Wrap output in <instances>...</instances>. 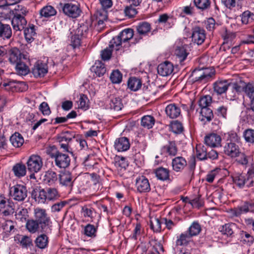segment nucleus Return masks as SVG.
<instances>
[{
  "label": "nucleus",
  "mask_w": 254,
  "mask_h": 254,
  "mask_svg": "<svg viewBox=\"0 0 254 254\" xmlns=\"http://www.w3.org/2000/svg\"><path fill=\"white\" fill-rule=\"evenodd\" d=\"M134 35V31L131 28H126L122 31L120 34L113 38L110 42V47H116V50H118L122 43H125L131 39Z\"/></svg>",
  "instance_id": "1"
},
{
  "label": "nucleus",
  "mask_w": 254,
  "mask_h": 254,
  "mask_svg": "<svg viewBox=\"0 0 254 254\" xmlns=\"http://www.w3.org/2000/svg\"><path fill=\"white\" fill-rule=\"evenodd\" d=\"M214 74L213 71L207 68L195 69L189 77L190 81L194 82H205L208 81Z\"/></svg>",
  "instance_id": "2"
},
{
  "label": "nucleus",
  "mask_w": 254,
  "mask_h": 254,
  "mask_svg": "<svg viewBox=\"0 0 254 254\" xmlns=\"http://www.w3.org/2000/svg\"><path fill=\"white\" fill-rule=\"evenodd\" d=\"M34 215L35 220L41 226V231L45 232L49 227L51 220L45 209L37 207L34 209Z\"/></svg>",
  "instance_id": "3"
},
{
  "label": "nucleus",
  "mask_w": 254,
  "mask_h": 254,
  "mask_svg": "<svg viewBox=\"0 0 254 254\" xmlns=\"http://www.w3.org/2000/svg\"><path fill=\"white\" fill-rule=\"evenodd\" d=\"M75 138V135L70 131H64L59 134L57 136V140L60 149H63V151L67 152H72L70 147V144L73 139Z\"/></svg>",
  "instance_id": "4"
},
{
  "label": "nucleus",
  "mask_w": 254,
  "mask_h": 254,
  "mask_svg": "<svg viewBox=\"0 0 254 254\" xmlns=\"http://www.w3.org/2000/svg\"><path fill=\"white\" fill-rule=\"evenodd\" d=\"M50 156L55 160V165L61 169L67 168L70 163V158L66 153H62L59 150L50 154Z\"/></svg>",
  "instance_id": "5"
},
{
  "label": "nucleus",
  "mask_w": 254,
  "mask_h": 254,
  "mask_svg": "<svg viewBox=\"0 0 254 254\" xmlns=\"http://www.w3.org/2000/svg\"><path fill=\"white\" fill-rule=\"evenodd\" d=\"M63 11L66 15L74 18L78 17L81 13L80 4L76 1H70L64 3Z\"/></svg>",
  "instance_id": "6"
},
{
  "label": "nucleus",
  "mask_w": 254,
  "mask_h": 254,
  "mask_svg": "<svg viewBox=\"0 0 254 254\" xmlns=\"http://www.w3.org/2000/svg\"><path fill=\"white\" fill-rule=\"evenodd\" d=\"M10 194L14 200L22 201L27 196V190L23 185H17L10 188Z\"/></svg>",
  "instance_id": "7"
},
{
  "label": "nucleus",
  "mask_w": 254,
  "mask_h": 254,
  "mask_svg": "<svg viewBox=\"0 0 254 254\" xmlns=\"http://www.w3.org/2000/svg\"><path fill=\"white\" fill-rule=\"evenodd\" d=\"M8 60L11 64H15L22 60L26 59V56L21 51L14 47L11 48L7 53Z\"/></svg>",
  "instance_id": "8"
},
{
  "label": "nucleus",
  "mask_w": 254,
  "mask_h": 254,
  "mask_svg": "<svg viewBox=\"0 0 254 254\" xmlns=\"http://www.w3.org/2000/svg\"><path fill=\"white\" fill-rule=\"evenodd\" d=\"M27 165L28 170L30 172H38L43 166L42 158L38 155H32L28 160Z\"/></svg>",
  "instance_id": "9"
},
{
  "label": "nucleus",
  "mask_w": 254,
  "mask_h": 254,
  "mask_svg": "<svg viewBox=\"0 0 254 254\" xmlns=\"http://www.w3.org/2000/svg\"><path fill=\"white\" fill-rule=\"evenodd\" d=\"M224 153L231 158L240 156V149L235 142H227L224 146Z\"/></svg>",
  "instance_id": "10"
},
{
  "label": "nucleus",
  "mask_w": 254,
  "mask_h": 254,
  "mask_svg": "<svg viewBox=\"0 0 254 254\" xmlns=\"http://www.w3.org/2000/svg\"><path fill=\"white\" fill-rule=\"evenodd\" d=\"M191 38L194 43L198 45L202 44L206 38L205 30L200 27H194L192 30Z\"/></svg>",
  "instance_id": "11"
},
{
  "label": "nucleus",
  "mask_w": 254,
  "mask_h": 254,
  "mask_svg": "<svg viewBox=\"0 0 254 254\" xmlns=\"http://www.w3.org/2000/svg\"><path fill=\"white\" fill-rule=\"evenodd\" d=\"M47 72V65L40 61L36 62L32 68V73L36 78L44 77Z\"/></svg>",
  "instance_id": "12"
},
{
  "label": "nucleus",
  "mask_w": 254,
  "mask_h": 254,
  "mask_svg": "<svg viewBox=\"0 0 254 254\" xmlns=\"http://www.w3.org/2000/svg\"><path fill=\"white\" fill-rule=\"evenodd\" d=\"M27 23V20L24 15H14L11 20L13 29L16 31L24 29Z\"/></svg>",
  "instance_id": "13"
},
{
  "label": "nucleus",
  "mask_w": 254,
  "mask_h": 254,
  "mask_svg": "<svg viewBox=\"0 0 254 254\" xmlns=\"http://www.w3.org/2000/svg\"><path fill=\"white\" fill-rule=\"evenodd\" d=\"M136 187L139 192H149L151 189L148 180L143 176L136 179Z\"/></svg>",
  "instance_id": "14"
},
{
  "label": "nucleus",
  "mask_w": 254,
  "mask_h": 254,
  "mask_svg": "<svg viewBox=\"0 0 254 254\" xmlns=\"http://www.w3.org/2000/svg\"><path fill=\"white\" fill-rule=\"evenodd\" d=\"M128 139L126 137H121L116 139L114 143L115 148L118 152H123L127 150L130 147Z\"/></svg>",
  "instance_id": "15"
},
{
  "label": "nucleus",
  "mask_w": 254,
  "mask_h": 254,
  "mask_svg": "<svg viewBox=\"0 0 254 254\" xmlns=\"http://www.w3.org/2000/svg\"><path fill=\"white\" fill-rule=\"evenodd\" d=\"M173 65L168 61L160 64L157 67L158 74L162 76H167L170 75L173 72Z\"/></svg>",
  "instance_id": "16"
},
{
  "label": "nucleus",
  "mask_w": 254,
  "mask_h": 254,
  "mask_svg": "<svg viewBox=\"0 0 254 254\" xmlns=\"http://www.w3.org/2000/svg\"><path fill=\"white\" fill-rule=\"evenodd\" d=\"M231 83L227 80H219L213 84V89L215 92L218 95L224 93L228 90Z\"/></svg>",
  "instance_id": "17"
},
{
  "label": "nucleus",
  "mask_w": 254,
  "mask_h": 254,
  "mask_svg": "<svg viewBox=\"0 0 254 254\" xmlns=\"http://www.w3.org/2000/svg\"><path fill=\"white\" fill-rule=\"evenodd\" d=\"M172 165L173 170L176 172H180L187 166V162L184 157L178 156L172 160Z\"/></svg>",
  "instance_id": "18"
},
{
  "label": "nucleus",
  "mask_w": 254,
  "mask_h": 254,
  "mask_svg": "<svg viewBox=\"0 0 254 254\" xmlns=\"http://www.w3.org/2000/svg\"><path fill=\"white\" fill-rule=\"evenodd\" d=\"M221 138L219 135L211 133L205 136V144L210 147H217L220 145Z\"/></svg>",
  "instance_id": "19"
},
{
  "label": "nucleus",
  "mask_w": 254,
  "mask_h": 254,
  "mask_svg": "<svg viewBox=\"0 0 254 254\" xmlns=\"http://www.w3.org/2000/svg\"><path fill=\"white\" fill-rule=\"evenodd\" d=\"M233 214L235 216H240L243 213H247L249 211H254V206L253 203H249L245 202L244 205L235 208L233 210Z\"/></svg>",
  "instance_id": "20"
},
{
  "label": "nucleus",
  "mask_w": 254,
  "mask_h": 254,
  "mask_svg": "<svg viewBox=\"0 0 254 254\" xmlns=\"http://www.w3.org/2000/svg\"><path fill=\"white\" fill-rule=\"evenodd\" d=\"M59 182L62 186L71 187L73 182L72 177L69 172H64L59 175Z\"/></svg>",
  "instance_id": "21"
},
{
  "label": "nucleus",
  "mask_w": 254,
  "mask_h": 254,
  "mask_svg": "<svg viewBox=\"0 0 254 254\" xmlns=\"http://www.w3.org/2000/svg\"><path fill=\"white\" fill-rule=\"evenodd\" d=\"M167 115L171 119L176 118L181 113L180 108L174 104L168 105L165 110Z\"/></svg>",
  "instance_id": "22"
},
{
  "label": "nucleus",
  "mask_w": 254,
  "mask_h": 254,
  "mask_svg": "<svg viewBox=\"0 0 254 254\" xmlns=\"http://www.w3.org/2000/svg\"><path fill=\"white\" fill-rule=\"evenodd\" d=\"M162 150L170 156H175L177 153L178 148L175 141H169L163 147Z\"/></svg>",
  "instance_id": "23"
},
{
  "label": "nucleus",
  "mask_w": 254,
  "mask_h": 254,
  "mask_svg": "<svg viewBox=\"0 0 254 254\" xmlns=\"http://www.w3.org/2000/svg\"><path fill=\"white\" fill-rule=\"evenodd\" d=\"M12 35V30L9 25L0 21V37L3 39H9Z\"/></svg>",
  "instance_id": "24"
},
{
  "label": "nucleus",
  "mask_w": 254,
  "mask_h": 254,
  "mask_svg": "<svg viewBox=\"0 0 254 254\" xmlns=\"http://www.w3.org/2000/svg\"><path fill=\"white\" fill-rule=\"evenodd\" d=\"M200 120L205 122H209L214 117L212 110L209 108H201L200 112Z\"/></svg>",
  "instance_id": "25"
},
{
  "label": "nucleus",
  "mask_w": 254,
  "mask_h": 254,
  "mask_svg": "<svg viewBox=\"0 0 254 254\" xmlns=\"http://www.w3.org/2000/svg\"><path fill=\"white\" fill-rule=\"evenodd\" d=\"M142 85L140 79L136 77H130L127 81L128 88L133 91H136L139 89Z\"/></svg>",
  "instance_id": "26"
},
{
  "label": "nucleus",
  "mask_w": 254,
  "mask_h": 254,
  "mask_svg": "<svg viewBox=\"0 0 254 254\" xmlns=\"http://www.w3.org/2000/svg\"><path fill=\"white\" fill-rule=\"evenodd\" d=\"M44 178L45 183L50 186L53 185L58 181L57 173L51 170L46 172Z\"/></svg>",
  "instance_id": "27"
},
{
  "label": "nucleus",
  "mask_w": 254,
  "mask_h": 254,
  "mask_svg": "<svg viewBox=\"0 0 254 254\" xmlns=\"http://www.w3.org/2000/svg\"><path fill=\"white\" fill-rule=\"evenodd\" d=\"M27 230L31 233L34 234L41 230V226L35 219H28L26 223Z\"/></svg>",
  "instance_id": "28"
},
{
  "label": "nucleus",
  "mask_w": 254,
  "mask_h": 254,
  "mask_svg": "<svg viewBox=\"0 0 254 254\" xmlns=\"http://www.w3.org/2000/svg\"><path fill=\"white\" fill-rule=\"evenodd\" d=\"M110 108L116 111H119L123 107L121 98L119 97L113 96L111 98L109 103Z\"/></svg>",
  "instance_id": "29"
},
{
  "label": "nucleus",
  "mask_w": 254,
  "mask_h": 254,
  "mask_svg": "<svg viewBox=\"0 0 254 254\" xmlns=\"http://www.w3.org/2000/svg\"><path fill=\"white\" fill-rule=\"evenodd\" d=\"M138 34L140 36L147 35L151 30V25L147 22H142L136 26Z\"/></svg>",
  "instance_id": "30"
},
{
  "label": "nucleus",
  "mask_w": 254,
  "mask_h": 254,
  "mask_svg": "<svg viewBox=\"0 0 254 254\" xmlns=\"http://www.w3.org/2000/svg\"><path fill=\"white\" fill-rule=\"evenodd\" d=\"M91 70L97 76L100 77L105 73L106 69L104 64L101 62H98L95 63L94 65L91 67Z\"/></svg>",
  "instance_id": "31"
},
{
  "label": "nucleus",
  "mask_w": 254,
  "mask_h": 254,
  "mask_svg": "<svg viewBox=\"0 0 254 254\" xmlns=\"http://www.w3.org/2000/svg\"><path fill=\"white\" fill-rule=\"evenodd\" d=\"M24 34L26 41L31 42L36 35L35 26L33 24H29L28 26L24 29Z\"/></svg>",
  "instance_id": "32"
},
{
  "label": "nucleus",
  "mask_w": 254,
  "mask_h": 254,
  "mask_svg": "<svg viewBox=\"0 0 254 254\" xmlns=\"http://www.w3.org/2000/svg\"><path fill=\"white\" fill-rule=\"evenodd\" d=\"M23 60L14 64L17 73L21 75H26L30 72L28 66L23 62Z\"/></svg>",
  "instance_id": "33"
},
{
  "label": "nucleus",
  "mask_w": 254,
  "mask_h": 254,
  "mask_svg": "<svg viewBox=\"0 0 254 254\" xmlns=\"http://www.w3.org/2000/svg\"><path fill=\"white\" fill-rule=\"evenodd\" d=\"M233 181L235 185L239 188L246 186L245 174L236 173L233 176Z\"/></svg>",
  "instance_id": "34"
},
{
  "label": "nucleus",
  "mask_w": 254,
  "mask_h": 254,
  "mask_svg": "<svg viewBox=\"0 0 254 254\" xmlns=\"http://www.w3.org/2000/svg\"><path fill=\"white\" fill-rule=\"evenodd\" d=\"M155 173L158 179L165 181L169 178V171L166 168L159 167L155 171Z\"/></svg>",
  "instance_id": "35"
},
{
  "label": "nucleus",
  "mask_w": 254,
  "mask_h": 254,
  "mask_svg": "<svg viewBox=\"0 0 254 254\" xmlns=\"http://www.w3.org/2000/svg\"><path fill=\"white\" fill-rule=\"evenodd\" d=\"M14 174L18 178L24 176L26 173V168L24 164L17 163L12 168Z\"/></svg>",
  "instance_id": "36"
},
{
  "label": "nucleus",
  "mask_w": 254,
  "mask_h": 254,
  "mask_svg": "<svg viewBox=\"0 0 254 254\" xmlns=\"http://www.w3.org/2000/svg\"><path fill=\"white\" fill-rule=\"evenodd\" d=\"M10 141L13 146L19 147L23 144L24 139L19 133L15 132L10 137Z\"/></svg>",
  "instance_id": "37"
},
{
  "label": "nucleus",
  "mask_w": 254,
  "mask_h": 254,
  "mask_svg": "<svg viewBox=\"0 0 254 254\" xmlns=\"http://www.w3.org/2000/svg\"><path fill=\"white\" fill-rule=\"evenodd\" d=\"M155 123V119L152 116H143L141 120V125L145 128L150 129L152 127Z\"/></svg>",
  "instance_id": "38"
},
{
  "label": "nucleus",
  "mask_w": 254,
  "mask_h": 254,
  "mask_svg": "<svg viewBox=\"0 0 254 254\" xmlns=\"http://www.w3.org/2000/svg\"><path fill=\"white\" fill-rule=\"evenodd\" d=\"M56 13V10L51 5L44 6L40 10L41 15L46 18L54 16Z\"/></svg>",
  "instance_id": "39"
},
{
  "label": "nucleus",
  "mask_w": 254,
  "mask_h": 254,
  "mask_svg": "<svg viewBox=\"0 0 254 254\" xmlns=\"http://www.w3.org/2000/svg\"><path fill=\"white\" fill-rule=\"evenodd\" d=\"M48 238L45 234L38 236L35 241L36 246L40 249H44L48 245Z\"/></svg>",
  "instance_id": "40"
},
{
  "label": "nucleus",
  "mask_w": 254,
  "mask_h": 254,
  "mask_svg": "<svg viewBox=\"0 0 254 254\" xmlns=\"http://www.w3.org/2000/svg\"><path fill=\"white\" fill-rule=\"evenodd\" d=\"M48 200H55L58 199L60 195L57 189L54 188H48L46 189Z\"/></svg>",
  "instance_id": "41"
},
{
  "label": "nucleus",
  "mask_w": 254,
  "mask_h": 254,
  "mask_svg": "<svg viewBox=\"0 0 254 254\" xmlns=\"http://www.w3.org/2000/svg\"><path fill=\"white\" fill-rule=\"evenodd\" d=\"M196 156L200 160L207 159V148L204 145H197L196 146Z\"/></svg>",
  "instance_id": "42"
},
{
  "label": "nucleus",
  "mask_w": 254,
  "mask_h": 254,
  "mask_svg": "<svg viewBox=\"0 0 254 254\" xmlns=\"http://www.w3.org/2000/svg\"><path fill=\"white\" fill-rule=\"evenodd\" d=\"M191 237L187 232L182 233L178 237L176 242V246H183L187 245Z\"/></svg>",
  "instance_id": "43"
},
{
  "label": "nucleus",
  "mask_w": 254,
  "mask_h": 254,
  "mask_svg": "<svg viewBox=\"0 0 254 254\" xmlns=\"http://www.w3.org/2000/svg\"><path fill=\"white\" fill-rule=\"evenodd\" d=\"M14 204L12 201L7 200V203L3 208V211L0 214V215L3 216H8L14 213Z\"/></svg>",
  "instance_id": "44"
},
{
  "label": "nucleus",
  "mask_w": 254,
  "mask_h": 254,
  "mask_svg": "<svg viewBox=\"0 0 254 254\" xmlns=\"http://www.w3.org/2000/svg\"><path fill=\"white\" fill-rule=\"evenodd\" d=\"M240 16L241 21L244 24H248L252 22L254 19V14L249 10L244 11Z\"/></svg>",
  "instance_id": "45"
},
{
  "label": "nucleus",
  "mask_w": 254,
  "mask_h": 254,
  "mask_svg": "<svg viewBox=\"0 0 254 254\" xmlns=\"http://www.w3.org/2000/svg\"><path fill=\"white\" fill-rule=\"evenodd\" d=\"M243 136L246 142L250 144H254V129L248 128L243 133Z\"/></svg>",
  "instance_id": "46"
},
{
  "label": "nucleus",
  "mask_w": 254,
  "mask_h": 254,
  "mask_svg": "<svg viewBox=\"0 0 254 254\" xmlns=\"http://www.w3.org/2000/svg\"><path fill=\"white\" fill-rule=\"evenodd\" d=\"M242 241L248 245H251L254 242V238L248 232L244 231L241 232Z\"/></svg>",
  "instance_id": "47"
},
{
  "label": "nucleus",
  "mask_w": 254,
  "mask_h": 254,
  "mask_svg": "<svg viewBox=\"0 0 254 254\" xmlns=\"http://www.w3.org/2000/svg\"><path fill=\"white\" fill-rule=\"evenodd\" d=\"M200 225L197 223L194 222L189 228V235L192 237L197 235L201 231Z\"/></svg>",
  "instance_id": "48"
},
{
  "label": "nucleus",
  "mask_w": 254,
  "mask_h": 254,
  "mask_svg": "<svg viewBox=\"0 0 254 254\" xmlns=\"http://www.w3.org/2000/svg\"><path fill=\"white\" fill-rule=\"evenodd\" d=\"M234 226L233 224H226L220 227L219 231L222 234L230 236L233 234V227Z\"/></svg>",
  "instance_id": "49"
},
{
  "label": "nucleus",
  "mask_w": 254,
  "mask_h": 254,
  "mask_svg": "<svg viewBox=\"0 0 254 254\" xmlns=\"http://www.w3.org/2000/svg\"><path fill=\"white\" fill-rule=\"evenodd\" d=\"M35 199L39 203H44L48 200L46 190H39L35 195Z\"/></svg>",
  "instance_id": "50"
},
{
  "label": "nucleus",
  "mask_w": 254,
  "mask_h": 254,
  "mask_svg": "<svg viewBox=\"0 0 254 254\" xmlns=\"http://www.w3.org/2000/svg\"><path fill=\"white\" fill-rule=\"evenodd\" d=\"M244 91L250 98L251 102L254 101V83H249L245 86Z\"/></svg>",
  "instance_id": "51"
},
{
  "label": "nucleus",
  "mask_w": 254,
  "mask_h": 254,
  "mask_svg": "<svg viewBox=\"0 0 254 254\" xmlns=\"http://www.w3.org/2000/svg\"><path fill=\"white\" fill-rule=\"evenodd\" d=\"M212 102V98L209 95H206L200 98L198 105L200 108H209Z\"/></svg>",
  "instance_id": "52"
},
{
  "label": "nucleus",
  "mask_w": 254,
  "mask_h": 254,
  "mask_svg": "<svg viewBox=\"0 0 254 254\" xmlns=\"http://www.w3.org/2000/svg\"><path fill=\"white\" fill-rule=\"evenodd\" d=\"M189 202L191 204L193 207L196 208L202 207L204 204V202L200 195H197L191 199H189Z\"/></svg>",
  "instance_id": "53"
},
{
  "label": "nucleus",
  "mask_w": 254,
  "mask_h": 254,
  "mask_svg": "<svg viewBox=\"0 0 254 254\" xmlns=\"http://www.w3.org/2000/svg\"><path fill=\"white\" fill-rule=\"evenodd\" d=\"M110 78L113 83H119L122 81V74L119 70H115L111 73Z\"/></svg>",
  "instance_id": "54"
},
{
  "label": "nucleus",
  "mask_w": 254,
  "mask_h": 254,
  "mask_svg": "<svg viewBox=\"0 0 254 254\" xmlns=\"http://www.w3.org/2000/svg\"><path fill=\"white\" fill-rule=\"evenodd\" d=\"M84 234L88 237H95L97 231V228L93 225L87 224L84 228Z\"/></svg>",
  "instance_id": "55"
},
{
  "label": "nucleus",
  "mask_w": 254,
  "mask_h": 254,
  "mask_svg": "<svg viewBox=\"0 0 254 254\" xmlns=\"http://www.w3.org/2000/svg\"><path fill=\"white\" fill-rule=\"evenodd\" d=\"M161 223L158 218H151L150 221V228L154 232H160L161 229Z\"/></svg>",
  "instance_id": "56"
},
{
  "label": "nucleus",
  "mask_w": 254,
  "mask_h": 254,
  "mask_svg": "<svg viewBox=\"0 0 254 254\" xmlns=\"http://www.w3.org/2000/svg\"><path fill=\"white\" fill-rule=\"evenodd\" d=\"M91 176V185H93L94 190H98L100 187V176L95 173H92Z\"/></svg>",
  "instance_id": "57"
},
{
  "label": "nucleus",
  "mask_w": 254,
  "mask_h": 254,
  "mask_svg": "<svg viewBox=\"0 0 254 254\" xmlns=\"http://www.w3.org/2000/svg\"><path fill=\"white\" fill-rule=\"evenodd\" d=\"M88 101L87 96L84 94H81L78 101V108L84 110H87L88 108Z\"/></svg>",
  "instance_id": "58"
},
{
  "label": "nucleus",
  "mask_w": 254,
  "mask_h": 254,
  "mask_svg": "<svg viewBox=\"0 0 254 254\" xmlns=\"http://www.w3.org/2000/svg\"><path fill=\"white\" fill-rule=\"evenodd\" d=\"M194 3L198 8L202 10L208 8L210 5L209 0H194Z\"/></svg>",
  "instance_id": "59"
},
{
  "label": "nucleus",
  "mask_w": 254,
  "mask_h": 254,
  "mask_svg": "<svg viewBox=\"0 0 254 254\" xmlns=\"http://www.w3.org/2000/svg\"><path fill=\"white\" fill-rule=\"evenodd\" d=\"M15 216L17 219H20L21 221L26 220L28 217V212L27 209L25 208L19 209L16 212Z\"/></svg>",
  "instance_id": "60"
},
{
  "label": "nucleus",
  "mask_w": 254,
  "mask_h": 254,
  "mask_svg": "<svg viewBox=\"0 0 254 254\" xmlns=\"http://www.w3.org/2000/svg\"><path fill=\"white\" fill-rule=\"evenodd\" d=\"M246 187L250 188L254 185V171H249L245 174Z\"/></svg>",
  "instance_id": "61"
},
{
  "label": "nucleus",
  "mask_w": 254,
  "mask_h": 254,
  "mask_svg": "<svg viewBox=\"0 0 254 254\" xmlns=\"http://www.w3.org/2000/svg\"><path fill=\"white\" fill-rule=\"evenodd\" d=\"M113 49H116V47H110V45H109V47L105 49L104 50L101 51V58L103 60L106 61L110 59L112 55V52Z\"/></svg>",
  "instance_id": "62"
},
{
  "label": "nucleus",
  "mask_w": 254,
  "mask_h": 254,
  "mask_svg": "<svg viewBox=\"0 0 254 254\" xmlns=\"http://www.w3.org/2000/svg\"><path fill=\"white\" fill-rule=\"evenodd\" d=\"M175 54L180 58V62L184 61L188 56L186 49L183 47H178L175 51Z\"/></svg>",
  "instance_id": "63"
},
{
  "label": "nucleus",
  "mask_w": 254,
  "mask_h": 254,
  "mask_svg": "<svg viewBox=\"0 0 254 254\" xmlns=\"http://www.w3.org/2000/svg\"><path fill=\"white\" fill-rule=\"evenodd\" d=\"M172 130L173 132L179 134L183 131V127L182 124L178 121H174L171 125Z\"/></svg>",
  "instance_id": "64"
}]
</instances>
